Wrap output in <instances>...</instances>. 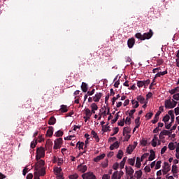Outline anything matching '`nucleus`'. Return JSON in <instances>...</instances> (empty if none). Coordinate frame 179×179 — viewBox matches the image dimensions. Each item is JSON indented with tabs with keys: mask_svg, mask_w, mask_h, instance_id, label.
<instances>
[{
	"mask_svg": "<svg viewBox=\"0 0 179 179\" xmlns=\"http://www.w3.org/2000/svg\"><path fill=\"white\" fill-rule=\"evenodd\" d=\"M136 38H138V40H141V41H143L145 40H150L152 37H153V31L152 29L149 30V32H145L143 34L141 33H136L135 34Z\"/></svg>",
	"mask_w": 179,
	"mask_h": 179,
	"instance_id": "obj_1",
	"label": "nucleus"
},
{
	"mask_svg": "<svg viewBox=\"0 0 179 179\" xmlns=\"http://www.w3.org/2000/svg\"><path fill=\"white\" fill-rule=\"evenodd\" d=\"M44 156H45V150H44V148L41 147L37 148L36 155V160H40V159H41V157H44Z\"/></svg>",
	"mask_w": 179,
	"mask_h": 179,
	"instance_id": "obj_2",
	"label": "nucleus"
},
{
	"mask_svg": "<svg viewBox=\"0 0 179 179\" xmlns=\"http://www.w3.org/2000/svg\"><path fill=\"white\" fill-rule=\"evenodd\" d=\"M83 179H96V176L92 172H88L82 175Z\"/></svg>",
	"mask_w": 179,
	"mask_h": 179,
	"instance_id": "obj_3",
	"label": "nucleus"
},
{
	"mask_svg": "<svg viewBox=\"0 0 179 179\" xmlns=\"http://www.w3.org/2000/svg\"><path fill=\"white\" fill-rule=\"evenodd\" d=\"M45 164V162H44V160H38V162L36 164L35 170H40V169H44Z\"/></svg>",
	"mask_w": 179,
	"mask_h": 179,
	"instance_id": "obj_4",
	"label": "nucleus"
},
{
	"mask_svg": "<svg viewBox=\"0 0 179 179\" xmlns=\"http://www.w3.org/2000/svg\"><path fill=\"white\" fill-rule=\"evenodd\" d=\"M62 145V138H59L55 141V145L53 149H59Z\"/></svg>",
	"mask_w": 179,
	"mask_h": 179,
	"instance_id": "obj_5",
	"label": "nucleus"
},
{
	"mask_svg": "<svg viewBox=\"0 0 179 179\" xmlns=\"http://www.w3.org/2000/svg\"><path fill=\"white\" fill-rule=\"evenodd\" d=\"M101 97H103V93L98 92L93 97V100L95 103H99L100 101V99H101Z\"/></svg>",
	"mask_w": 179,
	"mask_h": 179,
	"instance_id": "obj_6",
	"label": "nucleus"
},
{
	"mask_svg": "<svg viewBox=\"0 0 179 179\" xmlns=\"http://www.w3.org/2000/svg\"><path fill=\"white\" fill-rule=\"evenodd\" d=\"M78 170L81 173H85L87 171V166L81 164L78 166Z\"/></svg>",
	"mask_w": 179,
	"mask_h": 179,
	"instance_id": "obj_7",
	"label": "nucleus"
},
{
	"mask_svg": "<svg viewBox=\"0 0 179 179\" xmlns=\"http://www.w3.org/2000/svg\"><path fill=\"white\" fill-rule=\"evenodd\" d=\"M127 45L129 48H133L134 45H135V38H131L128 39Z\"/></svg>",
	"mask_w": 179,
	"mask_h": 179,
	"instance_id": "obj_8",
	"label": "nucleus"
},
{
	"mask_svg": "<svg viewBox=\"0 0 179 179\" xmlns=\"http://www.w3.org/2000/svg\"><path fill=\"white\" fill-rule=\"evenodd\" d=\"M126 171H127V173L128 174V176H129V177H132V176H134V169H132V167H127L126 166Z\"/></svg>",
	"mask_w": 179,
	"mask_h": 179,
	"instance_id": "obj_9",
	"label": "nucleus"
},
{
	"mask_svg": "<svg viewBox=\"0 0 179 179\" xmlns=\"http://www.w3.org/2000/svg\"><path fill=\"white\" fill-rule=\"evenodd\" d=\"M162 114L161 111H157V113L155 115L154 119L151 121L153 124H156L159 121V117Z\"/></svg>",
	"mask_w": 179,
	"mask_h": 179,
	"instance_id": "obj_10",
	"label": "nucleus"
},
{
	"mask_svg": "<svg viewBox=\"0 0 179 179\" xmlns=\"http://www.w3.org/2000/svg\"><path fill=\"white\" fill-rule=\"evenodd\" d=\"M135 148H136V145H130L127 148V152L128 153V155H131V153H132L134 152V150L135 149Z\"/></svg>",
	"mask_w": 179,
	"mask_h": 179,
	"instance_id": "obj_11",
	"label": "nucleus"
},
{
	"mask_svg": "<svg viewBox=\"0 0 179 179\" xmlns=\"http://www.w3.org/2000/svg\"><path fill=\"white\" fill-rule=\"evenodd\" d=\"M104 157H106V154H102V155H99L96 157H95L94 159V162H95V163H99V162H100V160H103V159H104Z\"/></svg>",
	"mask_w": 179,
	"mask_h": 179,
	"instance_id": "obj_12",
	"label": "nucleus"
},
{
	"mask_svg": "<svg viewBox=\"0 0 179 179\" xmlns=\"http://www.w3.org/2000/svg\"><path fill=\"white\" fill-rule=\"evenodd\" d=\"M36 173H37L38 176H45V168H41L39 170H36Z\"/></svg>",
	"mask_w": 179,
	"mask_h": 179,
	"instance_id": "obj_13",
	"label": "nucleus"
},
{
	"mask_svg": "<svg viewBox=\"0 0 179 179\" xmlns=\"http://www.w3.org/2000/svg\"><path fill=\"white\" fill-rule=\"evenodd\" d=\"M165 108H173V104L171 99H168L165 101Z\"/></svg>",
	"mask_w": 179,
	"mask_h": 179,
	"instance_id": "obj_14",
	"label": "nucleus"
},
{
	"mask_svg": "<svg viewBox=\"0 0 179 179\" xmlns=\"http://www.w3.org/2000/svg\"><path fill=\"white\" fill-rule=\"evenodd\" d=\"M137 100L141 103V104H145L146 103V100L145 99V97L143 96L140 95L137 96Z\"/></svg>",
	"mask_w": 179,
	"mask_h": 179,
	"instance_id": "obj_15",
	"label": "nucleus"
},
{
	"mask_svg": "<svg viewBox=\"0 0 179 179\" xmlns=\"http://www.w3.org/2000/svg\"><path fill=\"white\" fill-rule=\"evenodd\" d=\"M162 170H164L165 171H168V173H169V171H170L171 168H170V165L169 164V162H164V163Z\"/></svg>",
	"mask_w": 179,
	"mask_h": 179,
	"instance_id": "obj_16",
	"label": "nucleus"
},
{
	"mask_svg": "<svg viewBox=\"0 0 179 179\" xmlns=\"http://www.w3.org/2000/svg\"><path fill=\"white\" fill-rule=\"evenodd\" d=\"M53 134H54V127H49V129L47 131V135H48L50 136V138H51V136H52Z\"/></svg>",
	"mask_w": 179,
	"mask_h": 179,
	"instance_id": "obj_17",
	"label": "nucleus"
},
{
	"mask_svg": "<svg viewBox=\"0 0 179 179\" xmlns=\"http://www.w3.org/2000/svg\"><path fill=\"white\" fill-rule=\"evenodd\" d=\"M150 155L148 157V160L150 162H152V160H155V151L153 150H150Z\"/></svg>",
	"mask_w": 179,
	"mask_h": 179,
	"instance_id": "obj_18",
	"label": "nucleus"
},
{
	"mask_svg": "<svg viewBox=\"0 0 179 179\" xmlns=\"http://www.w3.org/2000/svg\"><path fill=\"white\" fill-rule=\"evenodd\" d=\"M91 135H92L93 138L96 140V142H99L100 138H99V136L97 135V133L94 131V130H92Z\"/></svg>",
	"mask_w": 179,
	"mask_h": 179,
	"instance_id": "obj_19",
	"label": "nucleus"
},
{
	"mask_svg": "<svg viewBox=\"0 0 179 179\" xmlns=\"http://www.w3.org/2000/svg\"><path fill=\"white\" fill-rule=\"evenodd\" d=\"M178 92H179V87H176L174 89L169 90V93H170V94H176V93H178Z\"/></svg>",
	"mask_w": 179,
	"mask_h": 179,
	"instance_id": "obj_20",
	"label": "nucleus"
},
{
	"mask_svg": "<svg viewBox=\"0 0 179 179\" xmlns=\"http://www.w3.org/2000/svg\"><path fill=\"white\" fill-rule=\"evenodd\" d=\"M81 90L84 93L87 92V84H86V83H82Z\"/></svg>",
	"mask_w": 179,
	"mask_h": 179,
	"instance_id": "obj_21",
	"label": "nucleus"
},
{
	"mask_svg": "<svg viewBox=\"0 0 179 179\" xmlns=\"http://www.w3.org/2000/svg\"><path fill=\"white\" fill-rule=\"evenodd\" d=\"M60 111L61 113H68V106L61 105Z\"/></svg>",
	"mask_w": 179,
	"mask_h": 179,
	"instance_id": "obj_22",
	"label": "nucleus"
},
{
	"mask_svg": "<svg viewBox=\"0 0 179 179\" xmlns=\"http://www.w3.org/2000/svg\"><path fill=\"white\" fill-rule=\"evenodd\" d=\"M55 122H57V119H55L54 117V116L51 117L50 119H49V121H48V124L49 125H54L55 124Z\"/></svg>",
	"mask_w": 179,
	"mask_h": 179,
	"instance_id": "obj_23",
	"label": "nucleus"
},
{
	"mask_svg": "<svg viewBox=\"0 0 179 179\" xmlns=\"http://www.w3.org/2000/svg\"><path fill=\"white\" fill-rule=\"evenodd\" d=\"M161 135H164V136H169V137L171 136L170 135H171V130H163L162 131H161Z\"/></svg>",
	"mask_w": 179,
	"mask_h": 179,
	"instance_id": "obj_24",
	"label": "nucleus"
},
{
	"mask_svg": "<svg viewBox=\"0 0 179 179\" xmlns=\"http://www.w3.org/2000/svg\"><path fill=\"white\" fill-rule=\"evenodd\" d=\"M168 114H169V115L171 116V122H174V118H175V116H174V110H169V111L168 112Z\"/></svg>",
	"mask_w": 179,
	"mask_h": 179,
	"instance_id": "obj_25",
	"label": "nucleus"
},
{
	"mask_svg": "<svg viewBox=\"0 0 179 179\" xmlns=\"http://www.w3.org/2000/svg\"><path fill=\"white\" fill-rule=\"evenodd\" d=\"M141 117H138L136 120H135V124H136V128H139V127L141 126Z\"/></svg>",
	"mask_w": 179,
	"mask_h": 179,
	"instance_id": "obj_26",
	"label": "nucleus"
},
{
	"mask_svg": "<svg viewBox=\"0 0 179 179\" xmlns=\"http://www.w3.org/2000/svg\"><path fill=\"white\" fill-rule=\"evenodd\" d=\"M131 133V128L127 127H124L123 129V136H125V134H130Z\"/></svg>",
	"mask_w": 179,
	"mask_h": 179,
	"instance_id": "obj_27",
	"label": "nucleus"
},
{
	"mask_svg": "<svg viewBox=\"0 0 179 179\" xmlns=\"http://www.w3.org/2000/svg\"><path fill=\"white\" fill-rule=\"evenodd\" d=\"M102 131L103 132H107L111 131V129H110V126H108V124H106L105 127L102 126Z\"/></svg>",
	"mask_w": 179,
	"mask_h": 179,
	"instance_id": "obj_28",
	"label": "nucleus"
},
{
	"mask_svg": "<svg viewBox=\"0 0 179 179\" xmlns=\"http://www.w3.org/2000/svg\"><path fill=\"white\" fill-rule=\"evenodd\" d=\"M141 162H142L141 160V158L140 157H137L136 158V167H137L138 169H140L141 168Z\"/></svg>",
	"mask_w": 179,
	"mask_h": 179,
	"instance_id": "obj_29",
	"label": "nucleus"
},
{
	"mask_svg": "<svg viewBox=\"0 0 179 179\" xmlns=\"http://www.w3.org/2000/svg\"><path fill=\"white\" fill-rule=\"evenodd\" d=\"M76 146H78V149L79 150H80V149H83V147L85 146V143L78 141L76 144Z\"/></svg>",
	"mask_w": 179,
	"mask_h": 179,
	"instance_id": "obj_30",
	"label": "nucleus"
},
{
	"mask_svg": "<svg viewBox=\"0 0 179 179\" xmlns=\"http://www.w3.org/2000/svg\"><path fill=\"white\" fill-rule=\"evenodd\" d=\"M90 107L92 110H94L95 111H97V110H99V106H97V104H96V103H92Z\"/></svg>",
	"mask_w": 179,
	"mask_h": 179,
	"instance_id": "obj_31",
	"label": "nucleus"
},
{
	"mask_svg": "<svg viewBox=\"0 0 179 179\" xmlns=\"http://www.w3.org/2000/svg\"><path fill=\"white\" fill-rule=\"evenodd\" d=\"M55 136H57V138H59L61 136H62V135H64V131L59 130L57 131L55 134Z\"/></svg>",
	"mask_w": 179,
	"mask_h": 179,
	"instance_id": "obj_32",
	"label": "nucleus"
},
{
	"mask_svg": "<svg viewBox=\"0 0 179 179\" xmlns=\"http://www.w3.org/2000/svg\"><path fill=\"white\" fill-rule=\"evenodd\" d=\"M162 121H164V122L167 123L169 122V121H170V115H166L163 119H162Z\"/></svg>",
	"mask_w": 179,
	"mask_h": 179,
	"instance_id": "obj_33",
	"label": "nucleus"
},
{
	"mask_svg": "<svg viewBox=\"0 0 179 179\" xmlns=\"http://www.w3.org/2000/svg\"><path fill=\"white\" fill-rule=\"evenodd\" d=\"M162 167V161H157L155 164V170H159Z\"/></svg>",
	"mask_w": 179,
	"mask_h": 179,
	"instance_id": "obj_34",
	"label": "nucleus"
},
{
	"mask_svg": "<svg viewBox=\"0 0 179 179\" xmlns=\"http://www.w3.org/2000/svg\"><path fill=\"white\" fill-rule=\"evenodd\" d=\"M69 179H78L79 178V175H78V173H74L73 175H70L69 176Z\"/></svg>",
	"mask_w": 179,
	"mask_h": 179,
	"instance_id": "obj_35",
	"label": "nucleus"
},
{
	"mask_svg": "<svg viewBox=\"0 0 179 179\" xmlns=\"http://www.w3.org/2000/svg\"><path fill=\"white\" fill-rule=\"evenodd\" d=\"M168 148L171 150H174V149H176V145H174V143L171 142L168 145Z\"/></svg>",
	"mask_w": 179,
	"mask_h": 179,
	"instance_id": "obj_36",
	"label": "nucleus"
},
{
	"mask_svg": "<svg viewBox=\"0 0 179 179\" xmlns=\"http://www.w3.org/2000/svg\"><path fill=\"white\" fill-rule=\"evenodd\" d=\"M122 156H124V152L122 150H119L117 155V159H122Z\"/></svg>",
	"mask_w": 179,
	"mask_h": 179,
	"instance_id": "obj_37",
	"label": "nucleus"
},
{
	"mask_svg": "<svg viewBox=\"0 0 179 179\" xmlns=\"http://www.w3.org/2000/svg\"><path fill=\"white\" fill-rule=\"evenodd\" d=\"M85 111L87 117H92V110H90V109L86 108Z\"/></svg>",
	"mask_w": 179,
	"mask_h": 179,
	"instance_id": "obj_38",
	"label": "nucleus"
},
{
	"mask_svg": "<svg viewBox=\"0 0 179 179\" xmlns=\"http://www.w3.org/2000/svg\"><path fill=\"white\" fill-rule=\"evenodd\" d=\"M136 176L137 178H141V177H142V171L141 170L136 171Z\"/></svg>",
	"mask_w": 179,
	"mask_h": 179,
	"instance_id": "obj_39",
	"label": "nucleus"
},
{
	"mask_svg": "<svg viewBox=\"0 0 179 179\" xmlns=\"http://www.w3.org/2000/svg\"><path fill=\"white\" fill-rule=\"evenodd\" d=\"M128 162H129V164H130V166H134L135 164V158L129 159Z\"/></svg>",
	"mask_w": 179,
	"mask_h": 179,
	"instance_id": "obj_40",
	"label": "nucleus"
},
{
	"mask_svg": "<svg viewBox=\"0 0 179 179\" xmlns=\"http://www.w3.org/2000/svg\"><path fill=\"white\" fill-rule=\"evenodd\" d=\"M111 179H118V171H115L113 173Z\"/></svg>",
	"mask_w": 179,
	"mask_h": 179,
	"instance_id": "obj_41",
	"label": "nucleus"
},
{
	"mask_svg": "<svg viewBox=\"0 0 179 179\" xmlns=\"http://www.w3.org/2000/svg\"><path fill=\"white\" fill-rule=\"evenodd\" d=\"M119 117H120V115H118V113L115 114V118L113 120H112V124H115V122H117V121H118Z\"/></svg>",
	"mask_w": 179,
	"mask_h": 179,
	"instance_id": "obj_42",
	"label": "nucleus"
},
{
	"mask_svg": "<svg viewBox=\"0 0 179 179\" xmlns=\"http://www.w3.org/2000/svg\"><path fill=\"white\" fill-rule=\"evenodd\" d=\"M137 86L138 87H143V86H145V83L143 81H138Z\"/></svg>",
	"mask_w": 179,
	"mask_h": 179,
	"instance_id": "obj_43",
	"label": "nucleus"
},
{
	"mask_svg": "<svg viewBox=\"0 0 179 179\" xmlns=\"http://www.w3.org/2000/svg\"><path fill=\"white\" fill-rule=\"evenodd\" d=\"M119 131H120V129L118 127H115L114 132H113V134H112L110 135V136H114V135H117V134H118Z\"/></svg>",
	"mask_w": 179,
	"mask_h": 179,
	"instance_id": "obj_44",
	"label": "nucleus"
},
{
	"mask_svg": "<svg viewBox=\"0 0 179 179\" xmlns=\"http://www.w3.org/2000/svg\"><path fill=\"white\" fill-rule=\"evenodd\" d=\"M152 117H153V113H148L145 115V118H147V120H150V118H152Z\"/></svg>",
	"mask_w": 179,
	"mask_h": 179,
	"instance_id": "obj_45",
	"label": "nucleus"
},
{
	"mask_svg": "<svg viewBox=\"0 0 179 179\" xmlns=\"http://www.w3.org/2000/svg\"><path fill=\"white\" fill-rule=\"evenodd\" d=\"M173 100H176V101H179V93L174 94L173 95Z\"/></svg>",
	"mask_w": 179,
	"mask_h": 179,
	"instance_id": "obj_46",
	"label": "nucleus"
},
{
	"mask_svg": "<svg viewBox=\"0 0 179 179\" xmlns=\"http://www.w3.org/2000/svg\"><path fill=\"white\" fill-rule=\"evenodd\" d=\"M148 156H149V153H145L143 154L141 157V161L143 162V160H145V159H146V157H148Z\"/></svg>",
	"mask_w": 179,
	"mask_h": 179,
	"instance_id": "obj_47",
	"label": "nucleus"
},
{
	"mask_svg": "<svg viewBox=\"0 0 179 179\" xmlns=\"http://www.w3.org/2000/svg\"><path fill=\"white\" fill-rule=\"evenodd\" d=\"M102 167L103 169H106V167H108V160L106 159L104 162H103L102 164Z\"/></svg>",
	"mask_w": 179,
	"mask_h": 179,
	"instance_id": "obj_48",
	"label": "nucleus"
},
{
	"mask_svg": "<svg viewBox=\"0 0 179 179\" xmlns=\"http://www.w3.org/2000/svg\"><path fill=\"white\" fill-rule=\"evenodd\" d=\"M124 120L125 119H123L120 122H118L117 125H119L120 127H124V125L125 124V120Z\"/></svg>",
	"mask_w": 179,
	"mask_h": 179,
	"instance_id": "obj_49",
	"label": "nucleus"
},
{
	"mask_svg": "<svg viewBox=\"0 0 179 179\" xmlns=\"http://www.w3.org/2000/svg\"><path fill=\"white\" fill-rule=\"evenodd\" d=\"M171 172H172L173 173H178V171H177V165H173V166H172Z\"/></svg>",
	"mask_w": 179,
	"mask_h": 179,
	"instance_id": "obj_50",
	"label": "nucleus"
},
{
	"mask_svg": "<svg viewBox=\"0 0 179 179\" xmlns=\"http://www.w3.org/2000/svg\"><path fill=\"white\" fill-rule=\"evenodd\" d=\"M118 167H120V164H118V162L115 163L113 166V170H117Z\"/></svg>",
	"mask_w": 179,
	"mask_h": 179,
	"instance_id": "obj_51",
	"label": "nucleus"
},
{
	"mask_svg": "<svg viewBox=\"0 0 179 179\" xmlns=\"http://www.w3.org/2000/svg\"><path fill=\"white\" fill-rule=\"evenodd\" d=\"M135 111H136V110H135V109L130 110L129 115L131 118H134V113H135Z\"/></svg>",
	"mask_w": 179,
	"mask_h": 179,
	"instance_id": "obj_52",
	"label": "nucleus"
},
{
	"mask_svg": "<svg viewBox=\"0 0 179 179\" xmlns=\"http://www.w3.org/2000/svg\"><path fill=\"white\" fill-rule=\"evenodd\" d=\"M61 171H62V169L61 168L57 167L55 169V172H56L57 174H61Z\"/></svg>",
	"mask_w": 179,
	"mask_h": 179,
	"instance_id": "obj_53",
	"label": "nucleus"
},
{
	"mask_svg": "<svg viewBox=\"0 0 179 179\" xmlns=\"http://www.w3.org/2000/svg\"><path fill=\"white\" fill-rule=\"evenodd\" d=\"M96 92L95 89H93L92 91H88L87 92V96H93V94Z\"/></svg>",
	"mask_w": 179,
	"mask_h": 179,
	"instance_id": "obj_54",
	"label": "nucleus"
},
{
	"mask_svg": "<svg viewBox=\"0 0 179 179\" xmlns=\"http://www.w3.org/2000/svg\"><path fill=\"white\" fill-rule=\"evenodd\" d=\"M172 124H173V122H171L168 124H167V123H165L166 129H170V128H171V125H173Z\"/></svg>",
	"mask_w": 179,
	"mask_h": 179,
	"instance_id": "obj_55",
	"label": "nucleus"
},
{
	"mask_svg": "<svg viewBox=\"0 0 179 179\" xmlns=\"http://www.w3.org/2000/svg\"><path fill=\"white\" fill-rule=\"evenodd\" d=\"M166 150H167V146H164L161 150V155H164Z\"/></svg>",
	"mask_w": 179,
	"mask_h": 179,
	"instance_id": "obj_56",
	"label": "nucleus"
},
{
	"mask_svg": "<svg viewBox=\"0 0 179 179\" xmlns=\"http://www.w3.org/2000/svg\"><path fill=\"white\" fill-rule=\"evenodd\" d=\"M131 117H127L125 120V124H127L128 125H131Z\"/></svg>",
	"mask_w": 179,
	"mask_h": 179,
	"instance_id": "obj_57",
	"label": "nucleus"
},
{
	"mask_svg": "<svg viewBox=\"0 0 179 179\" xmlns=\"http://www.w3.org/2000/svg\"><path fill=\"white\" fill-rule=\"evenodd\" d=\"M37 145V141H32L31 143V148L32 149H34V148H36V145Z\"/></svg>",
	"mask_w": 179,
	"mask_h": 179,
	"instance_id": "obj_58",
	"label": "nucleus"
},
{
	"mask_svg": "<svg viewBox=\"0 0 179 179\" xmlns=\"http://www.w3.org/2000/svg\"><path fill=\"white\" fill-rule=\"evenodd\" d=\"M124 176V172L122 171H120V173L117 172V177L118 179H121V177Z\"/></svg>",
	"mask_w": 179,
	"mask_h": 179,
	"instance_id": "obj_59",
	"label": "nucleus"
},
{
	"mask_svg": "<svg viewBox=\"0 0 179 179\" xmlns=\"http://www.w3.org/2000/svg\"><path fill=\"white\" fill-rule=\"evenodd\" d=\"M171 103H172V107L173 108H174V107L177 106L178 102L176 101L174 99H171Z\"/></svg>",
	"mask_w": 179,
	"mask_h": 179,
	"instance_id": "obj_60",
	"label": "nucleus"
},
{
	"mask_svg": "<svg viewBox=\"0 0 179 179\" xmlns=\"http://www.w3.org/2000/svg\"><path fill=\"white\" fill-rule=\"evenodd\" d=\"M153 96V94L152 92H148V94L146 95V99L148 100V99H151V97Z\"/></svg>",
	"mask_w": 179,
	"mask_h": 179,
	"instance_id": "obj_61",
	"label": "nucleus"
},
{
	"mask_svg": "<svg viewBox=\"0 0 179 179\" xmlns=\"http://www.w3.org/2000/svg\"><path fill=\"white\" fill-rule=\"evenodd\" d=\"M174 110L176 115H179V107L176 108Z\"/></svg>",
	"mask_w": 179,
	"mask_h": 179,
	"instance_id": "obj_62",
	"label": "nucleus"
},
{
	"mask_svg": "<svg viewBox=\"0 0 179 179\" xmlns=\"http://www.w3.org/2000/svg\"><path fill=\"white\" fill-rule=\"evenodd\" d=\"M27 179H33V173H29L27 176Z\"/></svg>",
	"mask_w": 179,
	"mask_h": 179,
	"instance_id": "obj_63",
	"label": "nucleus"
},
{
	"mask_svg": "<svg viewBox=\"0 0 179 179\" xmlns=\"http://www.w3.org/2000/svg\"><path fill=\"white\" fill-rule=\"evenodd\" d=\"M102 179H110V176L104 174L102 177Z\"/></svg>",
	"mask_w": 179,
	"mask_h": 179,
	"instance_id": "obj_64",
	"label": "nucleus"
}]
</instances>
